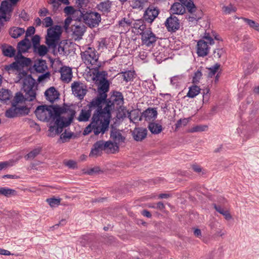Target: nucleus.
Segmentation results:
<instances>
[{
	"instance_id": "nucleus-7",
	"label": "nucleus",
	"mask_w": 259,
	"mask_h": 259,
	"mask_svg": "<svg viewBox=\"0 0 259 259\" xmlns=\"http://www.w3.org/2000/svg\"><path fill=\"white\" fill-rule=\"evenodd\" d=\"M23 89L25 93V100L32 101L36 98L37 89V85L35 80L32 77L31 75L26 76L23 81Z\"/></svg>"
},
{
	"instance_id": "nucleus-9",
	"label": "nucleus",
	"mask_w": 259,
	"mask_h": 259,
	"mask_svg": "<svg viewBox=\"0 0 259 259\" xmlns=\"http://www.w3.org/2000/svg\"><path fill=\"white\" fill-rule=\"evenodd\" d=\"M140 31H138L141 35V39L143 45L147 47H151L155 44L157 40V37L151 31V28H147L145 24H142L139 27Z\"/></svg>"
},
{
	"instance_id": "nucleus-64",
	"label": "nucleus",
	"mask_w": 259,
	"mask_h": 259,
	"mask_svg": "<svg viewBox=\"0 0 259 259\" xmlns=\"http://www.w3.org/2000/svg\"><path fill=\"white\" fill-rule=\"evenodd\" d=\"M182 122H184V125H185L187 123V121L186 120V119H180L179 120H178L177 123H176V128H179V127H180L182 125Z\"/></svg>"
},
{
	"instance_id": "nucleus-31",
	"label": "nucleus",
	"mask_w": 259,
	"mask_h": 259,
	"mask_svg": "<svg viewBox=\"0 0 259 259\" xmlns=\"http://www.w3.org/2000/svg\"><path fill=\"white\" fill-rule=\"evenodd\" d=\"M112 2L109 0H106L101 2L98 5V9L103 12H109L110 11Z\"/></svg>"
},
{
	"instance_id": "nucleus-28",
	"label": "nucleus",
	"mask_w": 259,
	"mask_h": 259,
	"mask_svg": "<svg viewBox=\"0 0 259 259\" xmlns=\"http://www.w3.org/2000/svg\"><path fill=\"white\" fill-rule=\"evenodd\" d=\"M21 110H26L27 113L28 112L29 110L28 108L25 107H22L21 108L17 107V106L15 107L14 109H9L7 110L6 112V116L8 118H13L16 117L17 115L18 111H20Z\"/></svg>"
},
{
	"instance_id": "nucleus-15",
	"label": "nucleus",
	"mask_w": 259,
	"mask_h": 259,
	"mask_svg": "<svg viewBox=\"0 0 259 259\" xmlns=\"http://www.w3.org/2000/svg\"><path fill=\"white\" fill-rule=\"evenodd\" d=\"M159 14V10L153 6H150L145 11L143 19L149 23H151Z\"/></svg>"
},
{
	"instance_id": "nucleus-43",
	"label": "nucleus",
	"mask_w": 259,
	"mask_h": 259,
	"mask_svg": "<svg viewBox=\"0 0 259 259\" xmlns=\"http://www.w3.org/2000/svg\"><path fill=\"white\" fill-rule=\"evenodd\" d=\"M208 128V126L206 125H197L193 127H192L189 132L190 133H195V132H201L205 131Z\"/></svg>"
},
{
	"instance_id": "nucleus-36",
	"label": "nucleus",
	"mask_w": 259,
	"mask_h": 259,
	"mask_svg": "<svg viewBox=\"0 0 259 259\" xmlns=\"http://www.w3.org/2000/svg\"><path fill=\"white\" fill-rule=\"evenodd\" d=\"M33 51L39 56H44L48 53V49L46 46L39 45L33 48Z\"/></svg>"
},
{
	"instance_id": "nucleus-32",
	"label": "nucleus",
	"mask_w": 259,
	"mask_h": 259,
	"mask_svg": "<svg viewBox=\"0 0 259 259\" xmlns=\"http://www.w3.org/2000/svg\"><path fill=\"white\" fill-rule=\"evenodd\" d=\"M148 128L151 133L158 134L162 131V126L161 124L156 122H151L149 124Z\"/></svg>"
},
{
	"instance_id": "nucleus-62",
	"label": "nucleus",
	"mask_w": 259,
	"mask_h": 259,
	"mask_svg": "<svg viewBox=\"0 0 259 259\" xmlns=\"http://www.w3.org/2000/svg\"><path fill=\"white\" fill-rule=\"evenodd\" d=\"M153 55L158 62L160 63L162 61V56L163 55V54H161V53H158L156 52L153 53Z\"/></svg>"
},
{
	"instance_id": "nucleus-39",
	"label": "nucleus",
	"mask_w": 259,
	"mask_h": 259,
	"mask_svg": "<svg viewBox=\"0 0 259 259\" xmlns=\"http://www.w3.org/2000/svg\"><path fill=\"white\" fill-rule=\"evenodd\" d=\"M41 151V149L37 148L29 152L25 156L24 158L26 160H28L29 159H34L37 155L39 154Z\"/></svg>"
},
{
	"instance_id": "nucleus-37",
	"label": "nucleus",
	"mask_w": 259,
	"mask_h": 259,
	"mask_svg": "<svg viewBox=\"0 0 259 259\" xmlns=\"http://www.w3.org/2000/svg\"><path fill=\"white\" fill-rule=\"evenodd\" d=\"M242 19L250 28L259 32V24L258 23L246 18H242Z\"/></svg>"
},
{
	"instance_id": "nucleus-48",
	"label": "nucleus",
	"mask_w": 259,
	"mask_h": 259,
	"mask_svg": "<svg viewBox=\"0 0 259 259\" xmlns=\"http://www.w3.org/2000/svg\"><path fill=\"white\" fill-rule=\"evenodd\" d=\"M220 67V65L218 63L215 64L213 66L210 67L209 70V72L208 75L210 77H212L214 74L216 73L218 69Z\"/></svg>"
},
{
	"instance_id": "nucleus-16",
	"label": "nucleus",
	"mask_w": 259,
	"mask_h": 259,
	"mask_svg": "<svg viewBox=\"0 0 259 259\" xmlns=\"http://www.w3.org/2000/svg\"><path fill=\"white\" fill-rule=\"evenodd\" d=\"M103 151V141H98L93 145L89 156L92 157H98L101 155Z\"/></svg>"
},
{
	"instance_id": "nucleus-34",
	"label": "nucleus",
	"mask_w": 259,
	"mask_h": 259,
	"mask_svg": "<svg viewBox=\"0 0 259 259\" xmlns=\"http://www.w3.org/2000/svg\"><path fill=\"white\" fill-rule=\"evenodd\" d=\"M200 92V89L197 85H192L189 87V91L187 94V96L190 98H193L198 95Z\"/></svg>"
},
{
	"instance_id": "nucleus-14",
	"label": "nucleus",
	"mask_w": 259,
	"mask_h": 259,
	"mask_svg": "<svg viewBox=\"0 0 259 259\" xmlns=\"http://www.w3.org/2000/svg\"><path fill=\"white\" fill-rule=\"evenodd\" d=\"M164 25L167 31L170 32H175L180 28V20L173 15H170L166 19Z\"/></svg>"
},
{
	"instance_id": "nucleus-44",
	"label": "nucleus",
	"mask_w": 259,
	"mask_h": 259,
	"mask_svg": "<svg viewBox=\"0 0 259 259\" xmlns=\"http://www.w3.org/2000/svg\"><path fill=\"white\" fill-rule=\"evenodd\" d=\"M47 202L51 207H54L60 205L61 202L60 198H50L47 199Z\"/></svg>"
},
{
	"instance_id": "nucleus-23",
	"label": "nucleus",
	"mask_w": 259,
	"mask_h": 259,
	"mask_svg": "<svg viewBox=\"0 0 259 259\" xmlns=\"http://www.w3.org/2000/svg\"><path fill=\"white\" fill-rule=\"evenodd\" d=\"M185 5L182 3H175L171 7L170 11L172 14L182 15L185 13Z\"/></svg>"
},
{
	"instance_id": "nucleus-49",
	"label": "nucleus",
	"mask_w": 259,
	"mask_h": 259,
	"mask_svg": "<svg viewBox=\"0 0 259 259\" xmlns=\"http://www.w3.org/2000/svg\"><path fill=\"white\" fill-rule=\"evenodd\" d=\"M123 74V79L126 82L131 81L134 78V72L131 71H127L122 72Z\"/></svg>"
},
{
	"instance_id": "nucleus-13",
	"label": "nucleus",
	"mask_w": 259,
	"mask_h": 259,
	"mask_svg": "<svg viewBox=\"0 0 259 259\" xmlns=\"http://www.w3.org/2000/svg\"><path fill=\"white\" fill-rule=\"evenodd\" d=\"M13 11L11 4L6 1L2 2L0 7V20L4 19L5 21L10 20Z\"/></svg>"
},
{
	"instance_id": "nucleus-21",
	"label": "nucleus",
	"mask_w": 259,
	"mask_h": 259,
	"mask_svg": "<svg viewBox=\"0 0 259 259\" xmlns=\"http://www.w3.org/2000/svg\"><path fill=\"white\" fill-rule=\"evenodd\" d=\"M45 95L47 100L53 103L59 98V94L54 87H51L46 91Z\"/></svg>"
},
{
	"instance_id": "nucleus-27",
	"label": "nucleus",
	"mask_w": 259,
	"mask_h": 259,
	"mask_svg": "<svg viewBox=\"0 0 259 259\" xmlns=\"http://www.w3.org/2000/svg\"><path fill=\"white\" fill-rule=\"evenodd\" d=\"M142 115L146 120H151L157 117V112L156 109L149 108L143 113Z\"/></svg>"
},
{
	"instance_id": "nucleus-58",
	"label": "nucleus",
	"mask_w": 259,
	"mask_h": 259,
	"mask_svg": "<svg viewBox=\"0 0 259 259\" xmlns=\"http://www.w3.org/2000/svg\"><path fill=\"white\" fill-rule=\"evenodd\" d=\"M201 18L200 16H196L192 15V16H189L187 18V20L189 22H191L192 24L196 23L199 19Z\"/></svg>"
},
{
	"instance_id": "nucleus-52",
	"label": "nucleus",
	"mask_w": 259,
	"mask_h": 259,
	"mask_svg": "<svg viewBox=\"0 0 259 259\" xmlns=\"http://www.w3.org/2000/svg\"><path fill=\"white\" fill-rule=\"evenodd\" d=\"M50 3L52 5L53 11L56 12L58 11L62 3L58 0H50Z\"/></svg>"
},
{
	"instance_id": "nucleus-57",
	"label": "nucleus",
	"mask_w": 259,
	"mask_h": 259,
	"mask_svg": "<svg viewBox=\"0 0 259 259\" xmlns=\"http://www.w3.org/2000/svg\"><path fill=\"white\" fill-rule=\"evenodd\" d=\"M40 37L38 35H34L32 38L33 49L39 45Z\"/></svg>"
},
{
	"instance_id": "nucleus-2",
	"label": "nucleus",
	"mask_w": 259,
	"mask_h": 259,
	"mask_svg": "<svg viewBox=\"0 0 259 259\" xmlns=\"http://www.w3.org/2000/svg\"><path fill=\"white\" fill-rule=\"evenodd\" d=\"M94 79H96L97 85V96L92 100L91 105L103 106L107 97V93L109 91V81L105 77L101 76L99 72L97 73Z\"/></svg>"
},
{
	"instance_id": "nucleus-40",
	"label": "nucleus",
	"mask_w": 259,
	"mask_h": 259,
	"mask_svg": "<svg viewBox=\"0 0 259 259\" xmlns=\"http://www.w3.org/2000/svg\"><path fill=\"white\" fill-rule=\"evenodd\" d=\"M15 190L7 188L0 187V195H4L6 197H9L14 194Z\"/></svg>"
},
{
	"instance_id": "nucleus-24",
	"label": "nucleus",
	"mask_w": 259,
	"mask_h": 259,
	"mask_svg": "<svg viewBox=\"0 0 259 259\" xmlns=\"http://www.w3.org/2000/svg\"><path fill=\"white\" fill-rule=\"evenodd\" d=\"M147 133L146 128H136L133 133L134 139L137 141H141L146 138Z\"/></svg>"
},
{
	"instance_id": "nucleus-1",
	"label": "nucleus",
	"mask_w": 259,
	"mask_h": 259,
	"mask_svg": "<svg viewBox=\"0 0 259 259\" xmlns=\"http://www.w3.org/2000/svg\"><path fill=\"white\" fill-rule=\"evenodd\" d=\"M35 114L40 121H49L53 120L54 125L49 127V136L54 137L63 131L64 127L70 124L75 115L74 111H66L58 106L41 105L38 106Z\"/></svg>"
},
{
	"instance_id": "nucleus-42",
	"label": "nucleus",
	"mask_w": 259,
	"mask_h": 259,
	"mask_svg": "<svg viewBox=\"0 0 259 259\" xmlns=\"http://www.w3.org/2000/svg\"><path fill=\"white\" fill-rule=\"evenodd\" d=\"M25 100V96L20 92H18L16 94L14 99V102L13 103V106L14 107L17 106V104L19 103L22 102Z\"/></svg>"
},
{
	"instance_id": "nucleus-51",
	"label": "nucleus",
	"mask_w": 259,
	"mask_h": 259,
	"mask_svg": "<svg viewBox=\"0 0 259 259\" xmlns=\"http://www.w3.org/2000/svg\"><path fill=\"white\" fill-rule=\"evenodd\" d=\"M42 24L45 27H51L53 24V21L51 17H47L43 20Z\"/></svg>"
},
{
	"instance_id": "nucleus-38",
	"label": "nucleus",
	"mask_w": 259,
	"mask_h": 259,
	"mask_svg": "<svg viewBox=\"0 0 259 259\" xmlns=\"http://www.w3.org/2000/svg\"><path fill=\"white\" fill-rule=\"evenodd\" d=\"M129 3L133 9H142L144 4V0H131Z\"/></svg>"
},
{
	"instance_id": "nucleus-41",
	"label": "nucleus",
	"mask_w": 259,
	"mask_h": 259,
	"mask_svg": "<svg viewBox=\"0 0 259 259\" xmlns=\"http://www.w3.org/2000/svg\"><path fill=\"white\" fill-rule=\"evenodd\" d=\"M11 94L10 91L6 89L0 90V100L7 101L10 99Z\"/></svg>"
},
{
	"instance_id": "nucleus-47",
	"label": "nucleus",
	"mask_w": 259,
	"mask_h": 259,
	"mask_svg": "<svg viewBox=\"0 0 259 259\" xmlns=\"http://www.w3.org/2000/svg\"><path fill=\"white\" fill-rule=\"evenodd\" d=\"M182 79V75H176L173 76L170 79V83L174 86L177 87L179 85V84L181 83Z\"/></svg>"
},
{
	"instance_id": "nucleus-61",
	"label": "nucleus",
	"mask_w": 259,
	"mask_h": 259,
	"mask_svg": "<svg viewBox=\"0 0 259 259\" xmlns=\"http://www.w3.org/2000/svg\"><path fill=\"white\" fill-rule=\"evenodd\" d=\"M35 33V28L30 26L29 27L26 31V37L29 36H31Z\"/></svg>"
},
{
	"instance_id": "nucleus-33",
	"label": "nucleus",
	"mask_w": 259,
	"mask_h": 259,
	"mask_svg": "<svg viewBox=\"0 0 259 259\" xmlns=\"http://www.w3.org/2000/svg\"><path fill=\"white\" fill-rule=\"evenodd\" d=\"M64 12L67 15H75L79 16V18L82 14V11L81 10H76L72 6H67L65 7L64 9Z\"/></svg>"
},
{
	"instance_id": "nucleus-29",
	"label": "nucleus",
	"mask_w": 259,
	"mask_h": 259,
	"mask_svg": "<svg viewBox=\"0 0 259 259\" xmlns=\"http://www.w3.org/2000/svg\"><path fill=\"white\" fill-rule=\"evenodd\" d=\"M1 49L4 56L9 57L14 56L16 51L12 46L4 44L1 46Z\"/></svg>"
},
{
	"instance_id": "nucleus-3",
	"label": "nucleus",
	"mask_w": 259,
	"mask_h": 259,
	"mask_svg": "<svg viewBox=\"0 0 259 259\" xmlns=\"http://www.w3.org/2000/svg\"><path fill=\"white\" fill-rule=\"evenodd\" d=\"M104 116L99 115V111L96 114H93L92 121L91 123L87 126L83 131V134L87 135L92 132H93L95 135H98L100 134L103 135L108 130L110 119H103Z\"/></svg>"
},
{
	"instance_id": "nucleus-45",
	"label": "nucleus",
	"mask_w": 259,
	"mask_h": 259,
	"mask_svg": "<svg viewBox=\"0 0 259 259\" xmlns=\"http://www.w3.org/2000/svg\"><path fill=\"white\" fill-rule=\"evenodd\" d=\"M16 59H17L18 61H20V63H21L23 68L24 66H28L31 62V60L30 59L24 57L22 55L21 56L19 55L18 58L16 56Z\"/></svg>"
},
{
	"instance_id": "nucleus-4",
	"label": "nucleus",
	"mask_w": 259,
	"mask_h": 259,
	"mask_svg": "<svg viewBox=\"0 0 259 259\" xmlns=\"http://www.w3.org/2000/svg\"><path fill=\"white\" fill-rule=\"evenodd\" d=\"M113 104L110 102H108L107 104L103 108L101 105L92 106L91 102L88 105V106L82 109L79 116L78 117V120L80 121H88L91 115V112L93 110L95 109L93 114H96L98 111L99 112V115L104 116L102 118V120L104 118L110 119L111 107Z\"/></svg>"
},
{
	"instance_id": "nucleus-10",
	"label": "nucleus",
	"mask_w": 259,
	"mask_h": 259,
	"mask_svg": "<svg viewBox=\"0 0 259 259\" xmlns=\"http://www.w3.org/2000/svg\"><path fill=\"white\" fill-rule=\"evenodd\" d=\"M82 18L84 23L88 25L90 27H95L99 25L101 21V15L96 12H87L83 14L82 12L80 19Z\"/></svg>"
},
{
	"instance_id": "nucleus-17",
	"label": "nucleus",
	"mask_w": 259,
	"mask_h": 259,
	"mask_svg": "<svg viewBox=\"0 0 259 259\" xmlns=\"http://www.w3.org/2000/svg\"><path fill=\"white\" fill-rule=\"evenodd\" d=\"M72 37L75 40H79L82 38L85 31L83 25H74L71 27Z\"/></svg>"
},
{
	"instance_id": "nucleus-30",
	"label": "nucleus",
	"mask_w": 259,
	"mask_h": 259,
	"mask_svg": "<svg viewBox=\"0 0 259 259\" xmlns=\"http://www.w3.org/2000/svg\"><path fill=\"white\" fill-rule=\"evenodd\" d=\"M25 32V30L24 28L18 27H13L10 28L9 30L10 35L14 38H17L22 35Z\"/></svg>"
},
{
	"instance_id": "nucleus-50",
	"label": "nucleus",
	"mask_w": 259,
	"mask_h": 259,
	"mask_svg": "<svg viewBox=\"0 0 259 259\" xmlns=\"http://www.w3.org/2000/svg\"><path fill=\"white\" fill-rule=\"evenodd\" d=\"M72 133L71 132H67L66 130L62 134L60 137V139L62 140V142L64 143L67 142L68 140L70 139L72 137Z\"/></svg>"
},
{
	"instance_id": "nucleus-25",
	"label": "nucleus",
	"mask_w": 259,
	"mask_h": 259,
	"mask_svg": "<svg viewBox=\"0 0 259 259\" xmlns=\"http://www.w3.org/2000/svg\"><path fill=\"white\" fill-rule=\"evenodd\" d=\"M29 40L26 37L20 41L18 44V53L17 55V57L18 58L19 55L21 56L22 52H26L29 49Z\"/></svg>"
},
{
	"instance_id": "nucleus-11",
	"label": "nucleus",
	"mask_w": 259,
	"mask_h": 259,
	"mask_svg": "<svg viewBox=\"0 0 259 259\" xmlns=\"http://www.w3.org/2000/svg\"><path fill=\"white\" fill-rule=\"evenodd\" d=\"M71 87L73 94L79 100H83L88 92L87 85L79 81H74Z\"/></svg>"
},
{
	"instance_id": "nucleus-20",
	"label": "nucleus",
	"mask_w": 259,
	"mask_h": 259,
	"mask_svg": "<svg viewBox=\"0 0 259 259\" xmlns=\"http://www.w3.org/2000/svg\"><path fill=\"white\" fill-rule=\"evenodd\" d=\"M61 79L65 82H69L72 77L71 69L68 67H62L60 70Z\"/></svg>"
},
{
	"instance_id": "nucleus-12",
	"label": "nucleus",
	"mask_w": 259,
	"mask_h": 259,
	"mask_svg": "<svg viewBox=\"0 0 259 259\" xmlns=\"http://www.w3.org/2000/svg\"><path fill=\"white\" fill-rule=\"evenodd\" d=\"M5 69L8 71L9 73H15L18 74L17 77L19 80L23 79L29 75L27 72L23 70V67L20 61L16 59V61L10 64L9 65L6 66Z\"/></svg>"
},
{
	"instance_id": "nucleus-35",
	"label": "nucleus",
	"mask_w": 259,
	"mask_h": 259,
	"mask_svg": "<svg viewBox=\"0 0 259 259\" xmlns=\"http://www.w3.org/2000/svg\"><path fill=\"white\" fill-rule=\"evenodd\" d=\"M181 3L185 5L188 11L192 13L196 10V7L192 0H179Z\"/></svg>"
},
{
	"instance_id": "nucleus-6",
	"label": "nucleus",
	"mask_w": 259,
	"mask_h": 259,
	"mask_svg": "<svg viewBox=\"0 0 259 259\" xmlns=\"http://www.w3.org/2000/svg\"><path fill=\"white\" fill-rule=\"evenodd\" d=\"M81 57L88 68L98 69L100 66V63L98 62L99 55L94 48L88 47L85 51L81 53Z\"/></svg>"
},
{
	"instance_id": "nucleus-5",
	"label": "nucleus",
	"mask_w": 259,
	"mask_h": 259,
	"mask_svg": "<svg viewBox=\"0 0 259 259\" xmlns=\"http://www.w3.org/2000/svg\"><path fill=\"white\" fill-rule=\"evenodd\" d=\"M62 32V27L60 25H56L48 29L46 44L49 48L56 49L60 43Z\"/></svg>"
},
{
	"instance_id": "nucleus-63",
	"label": "nucleus",
	"mask_w": 259,
	"mask_h": 259,
	"mask_svg": "<svg viewBox=\"0 0 259 259\" xmlns=\"http://www.w3.org/2000/svg\"><path fill=\"white\" fill-rule=\"evenodd\" d=\"M65 165L69 168H74L76 167V163L73 160H68L65 163Z\"/></svg>"
},
{
	"instance_id": "nucleus-54",
	"label": "nucleus",
	"mask_w": 259,
	"mask_h": 259,
	"mask_svg": "<svg viewBox=\"0 0 259 259\" xmlns=\"http://www.w3.org/2000/svg\"><path fill=\"white\" fill-rule=\"evenodd\" d=\"M132 24V22L130 20L127 19L125 18L121 19L119 21V25L121 27H126L130 26Z\"/></svg>"
},
{
	"instance_id": "nucleus-18",
	"label": "nucleus",
	"mask_w": 259,
	"mask_h": 259,
	"mask_svg": "<svg viewBox=\"0 0 259 259\" xmlns=\"http://www.w3.org/2000/svg\"><path fill=\"white\" fill-rule=\"evenodd\" d=\"M110 100L109 99L107 100L105 104L106 105L107 104L108 102L110 101L113 105L111 107V110L114 108V103H116L117 105H119L121 104L123 101V97L121 93L117 91H115L113 92V95L111 97Z\"/></svg>"
},
{
	"instance_id": "nucleus-60",
	"label": "nucleus",
	"mask_w": 259,
	"mask_h": 259,
	"mask_svg": "<svg viewBox=\"0 0 259 259\" xmlns=\"http://www.w3.org/2000/svg\"><path fill=\"white\" fill-rule=\"evenodd\" d=\"M88 2L89 0H76V3L78 7L82 8L85 6Z\"/></svg>"
},
{
	"instance_id": "nucleus-46",
	"label": "nucleus",
	"mask_w": 259,
	"mask_h": 259,
	"mask_svg": "<svg viewBox=\"0 0 259 259\" xmlns=\"http://www.w3.org/2000/svg\"><path fill=\"white\" fill-rule=\"evenodd\" d=\"M222 10L225 14H230L231 13L235 12L236 11V9L231 4L229 6H224L222 8Z\"/></svg>"
},
{
	"instance_id": "nucleus-22",
	"label": "nucleus",
	"mask_w": 259,
	"mask_h": 259,
	"mask_svg": "<svg viewBox=\"0 0 259 259\" xmlns=\"http://www.w3.org/2000/svg\"><path fill=\"white\" fill-rule=\"evenodd\" d=\"M110 138L116 144L123 142L124 138L122 136L120 132L116 128H112L110 132Z\"/></svg>"
},
{
	"instance_id": "nucleus-8",
	"label": "nucleus",
	"mask_w": 259,
	"mask_h": 259,
	"mask_svg": "<svg viewBox=\"0 0 259 259\" xmlns=\"http://www.w3.org/2000/svg\"><path fill=\"white\" fill-rule=\"evenodd\" d=\"M213 44V39L209 33H205L202 39L197 42L196 49L198 56L202 57L207 56L209 52L210 46Z\"/></svg>"
},
{
	"instance_id": "nucleus-19",
	"label": "nucleus",
	"mask_w": 259,
	"mask_h": 259,
	"mask_svg": "<svg viewBox=\"0 0 259 259\" xmlns=\"http://www.w3.org/2000/svg\"><path fill=\"white\" fill-rule=\"evenodd\" d=\"M33 69L37 73H44L48 69L46 61L42 59H37L34 61Z\"/></svg>"
},
{
	"instance_id": "nucleus-26",
	"label": "nucleus",
	"mask_w": 259,
	"mask_h": 259,
	"mask_svg": "<svg viewBox=\"0 0 259 259\" xmlns=\"http://www.w3.org/2000/svg\"><path fill=\"white\" fill-rule=\"evenodd\" d=\"M103 146L104 151L107 153H113L118 149L117 145L111 141H108L106 142L103 141Z\"/></svg>"
},
{
	"instance_id": "nucleus-53",
	"label": "nucleus",
	"mask_w": 259,
	"mask_h": 259,
	"mask_svg": "<svg viewBox=\"0 0 259 259\" xmlns=\"http://www.w3.org/2000/svg\"><path fill=\"white\" fill-rule=\"evenodd\" d=\"M42 74H41L40 75H39L37 78V81L39 82H43L44 81H45L46 79H49L50 78V73L48 71V72H46V73H42Z\"/></svg>"
},
{
	"instance_id": "nucleus-59",
	"label": "nucleus",
	"mask_w": 259,
	"mask_h": 259,
	"mask_svg": "<svg viewBox=\"0 0 259 259\" xmlns=\"http://www.w3.org/2000/svg\"><path fill=\"white\" fill-rule=\"evenodd\" d=\"M202 76V73L201 72L198 70L196 72L194 73V75L193 78V82H198L199 79Z\"/></svg>"
},
{
	"instance_id": "nucleus-55",
	"label": "nucleus",
	"mask_w": 259,
	"mask_h": 259,
	"mask_svg": "<svg viewBox=\"0 0 259 259\" xmlns=\"http://www.w3.org/2000/svg\"><path fill=\"white\" fill-rule=\"evenodd\" d=\"M224 50L223 49H218L213 51V55L215 58H220L224 54Z\"/></svg>"
},
{
	"instance_id": "nucleus-56",
	"label": "nucleus",
	"mask_w": 259,
	"mask_h": 259,
	"mask_svg": "<svg viewBox=\"0 0 259 259\" xmlns=\"http://www.w3.org/2000/svg\"><path fill=\"white\" fill-rule=\"evenodd\" d=\"M72 18L70 16L67 17L64 20L63 27L66 31H67L70 24L72 22Z\"/></svg>"
}]
</instances>
